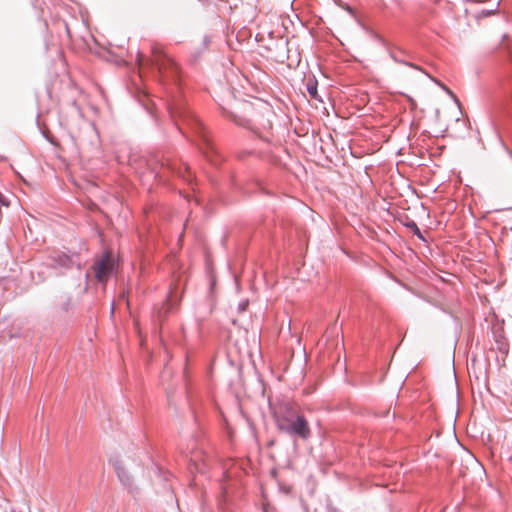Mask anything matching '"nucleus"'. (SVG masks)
Here are the masks:
<instances>
[{"mask_svg": "<svg viewBox=\"0 0 512 512\" xmlns=\"http://www.w3.org/2000/svg\"><path fill=\"white\" fill-rule=\"evenodd\" d=\"M405 226H406L407 228H409V229L413 232V234H414L415 236H417V238H418V239H420V240H421V241H423V242H426V241H427V240H426V238L424 237L423 233L420 231L419 227L417 226V224H416L413 220L408 221V222L405 224Z\"/></svg>", "mask_w": 512, "mask_h": 512, "instance_id": "6e6552de", "label": "nucleus"}, {"mask_svg": "<svg viewBox=\"0 0 512 512\" xmlns=\"http://www.w3.org/2000/svg\"><path fill=\"white\" fill-rule=\"evenodd\" d=\"M136 62L138 65L137 79H142V71L144 67H152L156 70L158 80L166 85L168 81L174 85L179 81V68L174 60L161 51H154L151 59L146 58L140 52L137 53Z\"/></svg>", "mask_w": 512, "mask_h": 512, "instance_id": "f257e3e1", "label": "nucleus"}, {"mask_svg": "<svg viewBox=\"0 0 512 512\" xmlns=\"http://www.w3.org/2000/svg\"><path fill=\"white\" fill-rule=\"evenodd\" d=\"M168 109H169V112L171 114V116L174 118V117H186V111L185 109L180 106L178 103L174 102V103H169L168 104Z\"/></svg>", "mask_w": 512, "mask_h": 512, "instance_id": "0eeeda50", "label": "nucleus"}, {"mask_svg": "<svg viewBox=\"0 0 512 512\" xmlns=\"http://www.w3.org/2000/svg\"><path fill=\"white\" fill-rule=\"evenodd\" d=\"M308 93L311 97L316 98L317 97V85H308L307 86Z\"/></svg>", "mask_w": 512, "mask_h": 512, "instance_id": "f8f14e48", "label": "nucleus"}, {"mask_svg": "<svg viewBox=\"0 0 512 512\" xmlns=\"http://www.w3.org/2000/svg\"><path fill=\"white\" fill-rule=\"evenodd\" d=\"M200 456H201V452L197 450V451L191 452V456L189 458L191 465H193L195 470L199 471V472L202 471V468L200 466Z\"/></svg>", "mask_w": 512, "mask_h": 512, "instance_id": "1a4fd4ad", "label": "nucleus"}, {"mask_svg": "<svg viewBox=\"0 0 512 512\" xmlns=\"http://www.w3.org/2000/svg\"><path fill=\"white\" fill-rule=\"evenodd\" d=\"M247 306H248V301H247V300L242 301V302H240V303H239V305H238V310H239L240 312H244V311L246 310Z\"/></svg>", "mask_w": 512, "mask_h": 512, "instance_id": "ddd939ff", "label": "nucleus"}, {"mask_svg": "<svg viewBox=\"0 0 512 512\" xmlns=\"http://www.w3.org/2000/svg\"><path fill=\"white\" fill-rule=\"evenodd\" d=\"M180 301V298L176 296L174 293H170L169 298L167 299V302L163 305L161 310L159 311V316H162V311L165 310V313H168L171 309H173L177 303Z\"/></svg>", "mask_w": 512, "mask_h": 512, "instance_id": "423d86ee", "label": "nucleus"}, {"mask_svg": "<svg viewBox=\"0 0 512 512\" xmlns=\"http://www.w3.org/2000/svg\"><path fill=\"white\" fill-rule=\"evenodd\" d=\"M191 121H192L196 126H200V124L198 123V121H197V120H195V119H191Z\"/></svg>", "mask_w": 512, "mask_h": 512, "instance_id": "2eb2a0df", "label": "nucleus"}, {"mask_svg": "<svg viewBox=\"0 0 512 512\" xmlns=\"http://www.w3.org/2000/svg\"><path fill=\"white\" fill-rule=\"evenodd\" d=\"M115 265V259L110 253H106L96 260L93 265V270L97 280L103 283L106 282L108 277L113 273Z\"/></svg>", "mask_w": 512, "mask_h": 512, "instance_id": "7ed1b4c3", "label": "nucleus"}, {"mask_svg": "<svg viewBox=\"0 0 512 512\" xmlns=\"http://www.w3.org/2000/svg\"><path fill=\"white\" fill-rule=\"evenodd\" d=\"M429 78L434 81L436 84L440 85L451 97L454 98L455 101H457L456 99V96L453 94L452 91H450L446 86H444L443 84H441L439 81H437L435 78L429 76Z\"/></svg>", "mask_w": 512, "mask_h": 512, "instance_id": "9b49d317", "label": "nucleus"}, {"mask_svg": "<svg viewBox=\"0 0 512 512\" xmlns=\"http://www.w3.org/2000/svg\"><path fill=\"white\" fill-rule=\"evenodd\" d=\"M228 116H229L231 119H233L235 122H237L239 125H243V122L238 121V120L236 119V117L234 116V114H233V113H230Z\"/></svg>", "mask_w": 512, "mask_h": 512, "instance_id": "4468645a", "label": "nucleus"}, {"mask_svg": "<svg viewBox=\"0 0 512 512\" xmlns=\"http://www.w3.org/2000/svg\"><path fill=\"white\" fill-rule=\"evenodd\" d=\"M392 59L395 61V62H398V63H401V64H404L406 66H409V67H412L414 69H417V70H421L417 65L413 64V63H410V62H406V61H402V60H398L394 55H391Z\"/></svg>", "mask_w": 512, "mask_h": 512, "instance_id": "9d476101", "label": "nucleus"}, {"mask_svg": "<svg viewBox=\"0 0 512 512\" xmlns=\"http://www.w3.org/2000/svg\"><path fill=\"white\" fill-rule=\"evenodd\" d=\"M109 461L113 465V467L115 468V470H116L120 480L122 482H124L126 480V477H127L126 476V471H125V468H124V459L120 455H113V456H111Z\"/></svg>", "mask_w": 512, "mask_h": 512, "instance_id": "20e7f679", "label": "nucleus"}, {"mask_svg": "<svg viewBox=\"0 0 512 512\" xmlns=\"http://www.w3.org/2000/svg\"><path fill=\"white\" fill-rule=\"evenodd\" d=\"M276 424L280 432L291 438L308 440L311 429L305 416L292 404H285L276 418Z\"/></svg>", "mask_w": 512, "mask_h": 512, "instance_id": "f03ea898", "label": "nucleus"}, {"mask_svg": "<svg viewBox=\"0 0 512 512\" xmlns=\"http://www.w3.org/2000/svg\"><path fill=\"white\" fill-rule=\"evenodd\" d=\"M134 85L135 86V98L137 99V101L139 102V104L143 105V106H146V104H144V101L142 99V97H146L147 94L145 91H142L139 86H138V81L135 79V77H132V71L130 70V86L131 85ZM134 91H132V88L130 87V94H132Z\"/></svg>", "mask_w": 512, "mask_h": 512, "instance_id": "39448f33", "label": "nucleus"}]
</instances>
